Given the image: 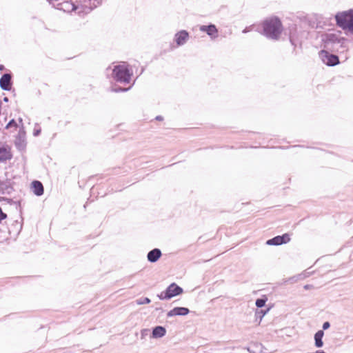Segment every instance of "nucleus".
I'll use <instances>...</instances> for the list:
<instances>
[{
	"mask_svg": "<svg viewBox=\"0 0 353 353\" xmlns=\"http://www.w3.org/2000/svg\"><path fill=\"white\" fill-rule=\"evenodd\" d=\"M248 351L250 353H264L263 346L259 343H252L248 347Z\"/></svg>",
	"mask_w": 353,
	"mask_h": 353,
	"instance_id": "6ab92c4d",
	"label": "nucleus"
},
{
	"mask_svg": "<svg viewBox=\"0 0 353 353\" xmlns=\"http://www.w3.org/2000/svg\"><path fill=\"white\" fill-rule=\"evenodd\" d=\"M161 255L162 253L160 249L154 248L148 252L147 254V259L150 263H155L161 258Z\"/></svg>",
	"mask_w": 353,
	"mask_h": 353,
	"instance_id": "4468645a",
	"label": "nucleus"
},
{
	"mask_svg": "<svg viewBox=\"0 0 353 353\" xmlns=\"http://www.w3.org/2000/svg\"><path fill=\"white\" fill-rule=\"evenodd\" d=\"M7 218V214L6 213H4L3 211H2V209L0 208V223L6 219Z\"/></svg>",
	"mask_w": 353,
	"mask_h": 353,
	"instance_id": "bb28decb",
	"label": "nucleus"
},
{
	"mask_svg": "<svg viewBox=\"0 0 353 353\" xmlns=\"http://www.w3.org/2000/svg\"><path fill=\"white\" fill-rule=\"evenodd\" d=\"M50 5H51L53 8L62 10L64 12H71L72 11H76L81 8V10L79 12L85 10V7L81 6V3H83V0H77L74 1L73 0H46Z\"/></svg>",
	"mask_w": 353,
	"mask_h": 353,
	"instance_id": "7ed1b4c3",
	"label": "nucleus"
},
{
	"mask_svg": "<svg viewBox=\"0 0 353 353\" xmlns=\"http://www.w3.org/2000/svg\"><path fill=\"white\" fill-rule=\"evenodd\" d=\"M199 30L203 32H205L212 39H214L218 37L219 31L214 24L210 23L208 26H200Z\"/></svg>",
	"mask_w": 353,
	"mask_h": 353,
	"instance_id": "1a4fd4ad",
	"label": "nucleus"
},
{
	"mask_svg": "<svg viewBox=\"0 0 353 353\" xmlns=\"http://www.w3.org/2000/svg\"><path fill=\"white\" fill-rule=\"evenodd\" d=\"M324 336L323 330H318L314 336V345L316 347L320 348L323 346V337Z\"/></svg>",
	"mask_w": 353,
	"mask_h": 353,
	"instance_id": "a211bd4d",
	"label": "nucleus"
},
{
	"mask_svg": "<svg viewBox=\"0 0 353 353\" xmlns=\"http://www.w3.org/2000/svg\"><path fill=\"white\" fill-rule=\"evenodd\" d=\"M319 55L322 61L328 66H335L340 63L339 57L330 53L328 50H322Z\"/></svg>",
	"mask_w": 353,
	"mask_h": 353,
	"instance_id": "0eeeda50",
	"label": "nucleus"
},
{
	"mask_svg": "<svg viewBox=\"0 0 353 353\" xmlns=\"http://www.w3.org/2000/svg\"><path fill=\"white\" fill-rule=\"evenodd\" d=\"M155 119L157 121H163V117L162 116H161V115H159V116L156 117Z\"/></svg>",
	"mask_w": 353,
	"mask_h": 353,
	"instance_id": "473e14b6",
	"label": "nucleus"
},
{
	"mask_svg": "<svg viewBox=\"0 0 353 353\" xmlns=\"http://www.w3.org/2000/svg\"><path fill=\"white\" fill-rule=\"evenodd\" d=\"M12 76L10 74H3L0 78V88L3 90L9 91L12 88Z\"/></svg>",
	"mask_w": 353,
	"mask_h": 353,
	"instance_id": "9d476101",
	"label": "nucleus"
},
{
	"mask_svg": "<svg viewBox=\"0 0 353 353\" xmlns=\"http://www.w3.org/2000/svg\"><path fill=\"white\" fill-rule=\"evenodd\" d=\"M4 65H0V70H4Z\"/></svg>",
	"mask_w": 353,
	"mask_h": 353,
	"instance_id": "f704fd0d",
	"label": "nucleus"
},
{
	"mask_svg": "<svg viewBox=\"0 0 353 353\" xmlns=\"http://www.w3.org/2000/svg\"><path fill=\"white\" fill-rule=\"evenodd\" d=\"M303 288H304L305 290H310V289H311L312 288V285L307 284V285H304Z\"/></svg>",
	"mask_w": 353,
	"mask_h": 353,
	"instance_id": "72a5a7b5",
	"label": "nucleus"
},
{
	"mask_svg": "<svg viewBox=\"0 0 353 353\" xmlns=\"http://www.w3.org/2000/svg\"><path fill=\"white\" fill-rule=\"evenodd\" d=\"M83 1L81 6L91 10L101 5L102 0H83Z\"/></svg>",
	"mask_w": 353,
	"mask_h": 353,
	"instance_id": "dca6fc26",
	"label": "nucleus"
},
{
	"mask_svg": "<svg viewBox=\"0 0 353 353\" xmlns=\"http://www.w3.org/2000/svg\"><path fill=\"white\" fill-rule=\"evenodd\" d=\"M268 311V310H267L266 311H263L261 310L259 312H256V314H260V317L262 318L266 314V312Z\"/></svg>",
	"mask_w": 353,
	"mask_h": 353,
	"instance_id": "c756f323",
	"label": "nucleus"
},
{
	"mask_svg": "<svg viewBox=\"0 0 353 353\" xmlns=\"http://www.w3.org/2000/svg\"><path fill=\"white\" fill-rule=\"evenodd\" d=\"M190 313V310L185 307H175L167 313L168 317L174 316H185Z\"/></svg>",
	"mask_w": 353,
	"mask_h": 353,
	"instance_id": "f8f14e48",
	"label": "nucleus"
},
{
	"mask_svg": "<svg viewBox=\"0 0 353 353\" xmlns=\"http://www.w3.org/2000/svg\"><path fill=\"white\" fill-rule=\"evenodd\" d=\"M151 302V300L148 297H141L136 300L137 305L148 304Z\"/></svg>",
	"mask_w": 353,
	"mask_h": 353,
	"instance_id": "4be33fe9",
	"label": "nucleus"
},
{
	"mask_svg": "<svg viewBox=\"0 0 353 353\" xmlns=\"http://www.w3.org/2000/svg\"><path fill=\"white\" fill-rule=\"evenodd\" d=\"M336 25L353 34V9L339 12L335 14Z\"/></svg>",
	"mask_w": 353,
	"mask_h": 353,
	"instance_id": "39448f33",
	"label": "nucleus"
},
{
	"mask_svg": "<svg viewBox=\"0 0 353 353\" xmlns=\"http://www.w3.org/2000/svg\"><path fill=\"white\" fill-rule=\"evenodd\" d=\"M12 158V154L10 147L3 145L0 147V162H3L7 160H10Z\"/></svg>",
	"mask_w": 353,
	"mask_h": 353,
	"instance_id": "ddd939ff",
	"label": "nucleus"
},
{
	"mask_svg": "<svg viewBox=\"0 0 353 353\" xmlns=\"http://www.w3.org/2000/svg\"><path fill=\"white\" fill-rule=\"evenodd\" d=\"M310 274V273H309V272H303V273H301L300 274L291 276V277L285 279L284 281V283H296L299 280H301V279H303L309 276Z\"/></svg>",
	"mask_w": 353,
	"mask_h": 353,
	"instance_id": "aec40b11",
	"label": "nucleus"
},
{
	"mask_svg": "<svg viewBox=\"0 0 353 353\" xmlns=\"http://www.w3.org/2000/svg\"><path fill=\"white\" fill-rule=\"evenodd\" d=\"M40 133H41V129H37V130L34 129V132H33L34 136L37 137L40 134Z\"/></svg>",
	"mask_w": 353,
	"mask_h": 353,
	"instance_id": "7c9ffc66",
	"label": "nucleus"
},
{
	"mask_svg": "<svg viewBox=\"0 0 353 353\" xmlns=\"http://www.w3.org/2000/svg\"><path fill=\"white\" fill-rule=\"evenodd\" d=\"M189 39V33L186 30H181L175 34L174 40L178 46H183Z\"/></svg>",
	"mask_w": 353,
	"mask_h": 353,
	"instance_id": "9b49d317",
	"label": "nucleus"
},
{
	"mask_svg": "<svg viewBox=\"0 0 353 353\" xmlns=\"http://www.w3.org/2000/svg\"><path fill=\"white\" fill-rule=\"evenodd\" d=\"M251 30H252V26H249V27H246V28H245L243 30L242 32H243V33H247V32H250V31H251Z\"/></svg>",
	"mask_w": 353,
	"mask_h": 353,
	"instance_id": "2f4dec72",
	"label": "nucleus"
},
{
	"mask_svg": "<svg viewBox=\"0 0 353 353\" xmlns=\"http://www.w3.org/2000/svg\"><path fill=\"white\" fill-rule=\"evenodd\" d=\"M131 87L127 88H123L119 86H114L112 87L111 90L114 92H127L130 89Z\"/></svg>",
	"mask_w": 353,
	"mask_h": 353,
	"instance_id": "5701e85b",
	"label": "nucleus"
},
{
	"mask_svg": "<svg viewBox=\"0 0 353 353\" xmlns=\"http://www.w3.org/2000/svg\"><path fill=\"white\" fill-rule=\"evenodd\" d=\"M268 299L266 296L259 298L256 300L255 305L258 308H261L265 306Z\"/></svg>",
	"mask_w": 353,
	"mask_h": 353,
	"instance_id": "412c9836",
	"label": "nucleus"
},
{
	"mask_svg": "<svg viewBox=\"0 0 353 353\" xmlns=\"http://www.w3.org/2000/svg\"><path fill=\"white\" fill-rule=\"evenodd\" d=\"M132 76V70L128 63L123 62L114 66L112 72V79L121 83H129Z\"/></svg>",
	"mask_w": 353,
	"mask_h": 353,
	"instance_id": "20e7f679",
	"label": "nucleus"
},
{
	"mask_svg": "<svg viewBox=\"0 0 353 353\" xmlns=\"http://www.w3.org/2000/svg\"><path fill=\"white\" fill-rule=\"evenodd\" d=\"M330 327V323L329 321H325L323 323V325H322V328L323 330H327L329 327Z\"/></svg>",
	"mask_w": 353,
	"mask_h": 353,
	"instance_id": "c85d7f7f",
	"label": "nucleus"
},
{
	"mask_svg": "<svg viewBox=\"0 0 353 353\" xmlns=\"http://www.w3.org/2000/svg\"><path fill=\"white\" fill-rule=\"evenodd\" d=\"M7 189V184L0 180V194H4Z\"/></svg>",
	"mask_w": 353,
	"mask_h": 353,
	"instance_id": "b1692460",
	"label": "nucleus"
},
{
	"mask_svg": "<svg viewBox=\"0 0 353 353\" xmlns=\"http://www.w3.org/2000/svg\"><path fill=\"white\" fill-rule=\"evenodd\" d=\"M289 39H290V43L294 46V48H295L296 46V42L294 38V35L292 34V32L290 31V36H289Z\"/></svg>",
	"mask_w": 353,
	"mask_h": 353,
	"instance_id": "393cba45",
	"label": "nucleus"
},
{
	"mask_svg": "<svg viewBox=\"0 0 353 353\" xmlns=\"http://www.w3.org/2000/svg\"><path fill=\"white\" fill-rule=\"evenodd\" d=\"M166 334V330L164 327L157 325L152 329V336L154 339L161 338Z\"/></svg>",
	"mask_w": 353,
	"mask_h": 353,
	"instance_id": "f3484780",
	"label": "nucleus"
},
{
	"mask_svg": "<svg viewBox=\"0 0 353 353\" xmlns=\"http://www.w3.org/2000/svg\"><path fill=\"white\" fill-rule=\"evenodd\" d=\"M17 122L15 121L14 119H11L8 123L6 125V128L8 129V128H10L12 127H15L17 128Z\"/></svg>",
	"mask_w": 353,
	"mask_h": 353,
	"instance_id": "a878e982",
	"label": "nucleus"
},
{
	"mask_svg": "<svg viewBox=\"0 0 353 353\" xmlns=\"http://www.w3.org/2000/svg\"><path fill=\"white\" fill-rule=\"evenodd\" d=\"M183 292V290L181 287L175 283H172L168 285L165 290L158 294V297L160 300H169L176 296L181 294Z\"/></svg>",
	"mask_w": 353,
	"mask_h": 353,
	"instance_id": "423d86ee",
	"label": "nucleus"
},
{
	"mask_svg": "<svg viewBox=\"0 0 353 353\" xmlns=\"http://www.w3.org/2000/svg\"><path fill=\"white\" fill-rule=\"evenodd\" d=\"M15 144L19 149L23 148L25 147V143L23 141H21V140H19V142L16 141Z\"/></svg>",
	"mask_w": 353,
	"mask_h": 353,
	"instance_id": "cd10ccee",
	"label": "nucleus"
},
{
	"mask_svg": "<svg viewBox=\"0 0 353 353\" xmlns=\"http://www.w3.org/2000/svg\"><path fill=\"white\" fill-rule=\"evenodd\" d=\"M347 39L341 36V32L337 33L327 32L321 35V43L323 50L343 52L347 46Z\"/></svg>",
	"mask_w": 353,
	"mask_h": 353,
	"instance_id": "f257e3e1",
	"label": "nucleus"
},
{
	"mask_svg": "<svg viewBox=\"0 0 353 353\" xmlns=\"http://www.w3.org/2000/svg\"><path fill=\"white\" fill-rule=\"evenodd\" d=\"M3 101H4L5 102H8V97H4V98H3Z\"/></svg>",
	"mask_w": 353,
	"mask_h": 353,
	"instance_id": "c9c22d12",
	"label": "nucleus"
},
{
	"mask_svg": "<svg viewBox=\"0 0 353 353\" xmlns=\"http://www.w3.org/2000/svg\"><path fill=\"white\" fill-rule=\"evenodd\" d=\"M263 34L268 39L278 40L282 32V23L279 18L273 17L265 19L263 23Z\"/></svg>",
	"mask_w": 353,
	"mask_h": 353,
	"instance_id": "f03ea898",
	"label": "nucleus"
},
{
	"mask_svg": "<svg viewBox=\"0 0 353 353\" xmlns=\"http://www.w3.org/2000/svg\"><path fill=\"white\" fill-rule=\"evenodd\" d=\"M290 241L289 234L285 233L282 235L276 236L266 241V244L269 245H281L285 244Z\"/></svg>",
	"mask_w": 353,
	"mask_h": 353,
	"instance_id": "6e6552de",
	"label": "nucleus"
},
{
	"mask_svg": "<svg viewBox=\"0 0 353 353\" xmlns=\"http://www.w3.org/2000/svg\"><path fill=\"white\" fill-rule=\"evenodd\" d=\"M32 190L33 193L38 196H41L44 192V188L42 183L37 180L32 182Z\"/></svg>",
	"mask_w": 353,
	"mask_h": 353,
	"instance_id": "2eb2a0df",
	"label": "nucleus"
}]
</instances>
